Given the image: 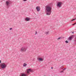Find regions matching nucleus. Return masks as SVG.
Returning a JSON list of instances; mask_svg holds the SVG:
<instances>
[{
  "mask_svg": "<svg viewBox=\"0 0 76 76\" xmlns=\"http://www.w3.org/2000/svg\"><path fill=\"white\" fill-rule=\"evenodd\" d=\"M45 8L47 15H50L51 13L52 8H51V6L49 5L46 6Z\"/></svg>",
  "mask_w": 76,
  "mask_h": 76,
  "instance_id": "obj_1",
  "label": "nucleus"
},
{
  "mask_svg": "<svg viewBox=\"0 0 76 76\" xmlns=\"http://www.w3.org/2000/svg\"><path fill=\"white\" fill-rule=\"evenodd\" d=\"M0 66L2 69H5L7 65L4 63H2L0 64Z\"/></svg>",
  "mask_w": 76,
  "mask_h": 76,
  "instance_id": "obj_2",
  "label": "nucleus"
},
{
  "mask_svg": "<svg viewBox=\"0 0 76 76\" xmlns=\"http://www.w3.org/2000/svg\"><path fill=\"white\" fill-rule=\"evenodd\" d=\"M62 3L61 2H59L57 3V7H61Z\"/></svg>",
  "mask_w": 76,
  "mask_h": 76,
  "instance_id": "obj_3",
  "label": "nucleus"
},
{
  "mask_svg": "<svg viewBox=\"0 0 76 76\" xmlns=\"http://www.w3.org/2000/svg\"><path fill=\"white\" fill-rule=\"evenodd\" d=\"M26 48L25 47H23L21 49V52H23L24 51H26Z\"/></svg>",
  "mask_w": 76,
  "mask_h": 76,
  "instance_id": "obj_4",
  "label": "nucleus"
},
{
  "mask_svg": "<svg viewBox=\"0 0 76 76\" xmlns=\"http://www.w3.org/2000/svg\"><path fill=\"white\" fill-rule=\"evenodd\" d=\"M11 3H12V1H10L8 0L6 1V4L7 6H8Z\"/></svg>",
  "mask_w": 76,
  "mask_h": 76,
  "instance_id": "obj_5",
  "label": "nucleus"
},
{
  "mask_svg": "<svg viewBox=\"0 0 76 76\" xmlns=\"http://www.w3.org/2000/svg\"><path fill=\"white\" fill-rule=\"evenodd\" d=\"M30 72H33V71L31 69H27V74H29V73H30Z\"/></svg>",
  "mask_w": 76,
  "mask_h": 76,
  "instance_id": "obj_6",
  "label": "nucleus"
},
{
  "mask_svg": "<svg viewBox=\"0 0 76 76\" xmlns=\"http://www.w3.org/2000/svg\"><path fill=\"white\" fill-rule=\"evenodd\" d=\"M37 60H39V61H43L44 60L42 58H40V56H39L37 57Z\"/></svg>",
  "mask_w": 76,
  "mask_h": 76,
  "instance_id": "obj_7",
  "label": "nucleus"
},
{
  "mask_svg": "<svg viewBox=\"0 0 76 76\" xmlns=\"http://www.w3.org/2000/svg\"><path fill=\"white\" fill-rule=\"evenodd\" d=\"M20 76H28V75L25 73H21Z\"/></svg>",
  "mask_w": 76,
  "mask_h": 76,
  "instance_id": "obj_8",
  "label": "nucleus"
},
{
  "mask_svg": "<svg viewBox=\"0 0 76 76\" xmlns=\"http://www.w3.org/2000/svg\"><path fill=\"white\" fill-rule=\"evenodd\" d=\"M36 9L37 10V12H39L40 10V8L39 6H37L36 7Z\"/></svg>",
  "mask_w": 76,
  "mask_h": 76,
  "instance_id": "obj_9",
  "label": "nucleus"
},
{
  "mask_svg": "<svg viewBox=\"0 0 76 76\" xmlns=\"http://www.w3.org/2000/svg\"><path fill=\"white\" fill-rule=\"evenodd\" d=\"M73 37H74V35H73L71 36V37H69V40H71V39H72Z\"/></svg>",
  "mask_w": 76,
  "mask_h": 76,
  "instance_id": "obj_10",
  "label": "nucleus"
},
{
  "mask_svg": "<svg viewBox=\"0 0 76 76\" xmlns=\"http://www.w3.org/2000/svg\"><path fill=\"white\" fill-rule=\"evenodd\" d=\"M25 20H26V21H29L30 19L28 17H27L26 18Z\"/></svg>",
  "mask_w": 76,
  "mask_h": 76,
  "instance_id": "obj_11",
  "label": "nucleus"
},
{
  "mask_svg": "<svg viewBox=\"0 0 76 76\" xmlns=\"http://www.w3.org/2000/svg\"><path fill=\"white\" fill-rule=\"evenodd\" d=\"M27 65V64L25 63H24V64H23V66L24 67H26V66Z\"/></svg>",
  "mask_w": 76,
  "mask_h": 76,
  "instance_id": "obj_12",
  "label": "nucleus"
},
{
  "mask_svg": "<svg viewBox=\"0 0 76 76\" xmlns=\"http://www.w3.org/2000/svg\"><path fill=\"white\" fill-rule=\"evenodd\" d=\"M76 20V18H75V19H73L72 20H71L72 21H73L74 20Z\"/></svg>",
  "mask_w": 76,
  "mask_h": 76,
  "instance_id": "obj_13",
  "label": "nucleus"
},
{
  "mask_svg": "<svg viewBox=\"0 0 76 76\" xmlns=\"http://www.w3.org/2000/svg\"><path fill=\"white\" fill-rule=\"evenodd\" d=\"M45 34L46 35H48V31L46 32Z\"/></svg>",
  "mask_w": 76,
  "mask_h": 76,
  "instance_id": "obj_14",
  "label": "nucleus"
},
{
  "mask_svg": "<svg viewBox=\"0 0 76 76\" xmlns=\"http://www.w3.org/2000/svg\"><path fill=\"white\" fill-rule=\"evenodd\" d=\"M65 42H66V43H69V42H68V41H67V40H66V41H65Z\"/></svg>",
  "mask_w": 76,
  "mask_h": 76,
  "instance_id": "obj_15",
  "label": "nucleus"
},
{
  "mask_svg": "<svg viewBox=\"0 0 76 76\" xmlns=\"http://www.w3.org/2000/svg\"><path fill=\"white\" fill-rule=\"evenodd\" d=\"M76 22L74 24H72V25L74 26L75 25H76Z\"/></svg>",
  "mask_w": 76,
  "mask_h": 76,
  "instance_id": "obj_16",
  "label": "nucleus"
},
{
  "mask_svg": "<svg viewBox=\"0 0 76 76\" xmlns=\"http://www.w3.org/2000/svg\"><path fill=\"white\" fill-rule=\"evenodd\" d=\"M64 72H63V71H62L60 72L61 73H63Z\"/></svg>",
  "mask_w": 76,
  "mask_h": 76,
  "instance_id": "obj_17",
  "label": "nucleus"
},
{
  "mask_svg": "<svg viewBox=\"0 0 76 76\" xmlns=\"http://www.w3.org/2000/svg\"><path fill=\"white\" fill-rule=\"evenodd\" d=\"M61 38V37H59L58 39H57L58 40V39H60Z\"/></svg>",
  "mask_w": 76,
  "mask_h": 76,
  "instance_id": "obj_18",
  "label": "nucleus"
},
{
  "mask_svg": "<svg viewBox=\"0 0 76 76\" xmlns=\"http://www.w3.org/2000/svg\"><path fill=\"white\" fill-rule=\"evenodd\" d=\"M12 28H10V31H11V30H12Z\"/></svg>",
  "mask_w": 76,
  "mask_h": 76,
  "instance_id": "obj_19",
  "label": "nucleus"
},
{
  "mask_svg": "<svg viewBox=\"0 0 76 76\" xmlns=\"http://www.w3.org/2000/svg\"><path fill=\"white\" fill-rule=\"evenodd\" d=\"M66 69V68L64 69H63V71H64V70H65Z\"/></svg>",
  "mask_w": 76,
  "mask_h": 76,
  "instance_id": "obj_20",
  "label": "nucleus"
},
{
  "mask_svg": "<svg viewBox=\"0 0 76 76\" xmlns=\"http://www.w3.org/2000/svg\"><path fill=\"white\" fill-rule=\"evenodd\" d=\"M37 34V32L36 31L35 35Z\"/></svg>",
  "mask_w": 76,
  "mask_h": 76,
  "instance_id": "obj_21",
  "label": "nucleus"
},
{
  "mask_svg": "<svg viewBox=\"0 0 76 76\" xmlns=\"http://www.w3.org/2000/svg\"><path fill=\"white\" fill-rule=\"evenodd\" d=\"M24 1H26L27 0H23Z\"/></svg>",
  "mask_w": 76,
  "mask_h": 76,
  "instance_id": "obj_22",
  "label": "nucleus"
},
{
  "mask_svg": "<svg viewBox=\"0 0 76 76\" xmlns=\"http://www.w3.org/2000/svg\"><path fill=\"white\" fill-rule=\"evenodd\" d=\"M1 60H0V63H1Z\"/></svg>",
  "mask_w": 76,
  "mask_h": 76,
  "instance_id": "obj_23",
  "label": "nucleus"
},
{
  "mask_svg": "<svg viewBox=\"0 0 76 76\" xmlns=\"http://www.w3.org/2000/svg\"><path fill=\"white\" fill-rule=\"evenodd\" d=\"M51 69H53V67H51Z\"/></svg>",
  "mask_w": 76,
  "mask_h": 76,
  "instance_id": "obj_24",
  "label": "nucleus"
},
{
  "mask_svg": "<svg viewBox=\"0 0 76 76\" xmlns=\"http://www.w3.org/2000/svg\"><path fill=\"white\" fill-rule=\"evenodd\" d=\"M61 69H63V68L62 67H61Z\"/></svg>",
  "mask_w": 76,
  "mask_h": 76,
  "instance_id": "obj_25",
  "label": "nucleus"
},
{
  "mask_svg": "<svg viewBox=\"0 0 76 76\" xmlns=\"http://www.w3.org/2000/svg\"><path fill=\"white\" fill-rule=\"evenodd\" d=\"M72 34H74V32H72Z\"/></svg>",
  "mask_w": 76,
  "mask_h": 76,
  "instance_id": "obj_26",
  "label": "nucleus"
},
{
  "mask_svg": "<svg viewBox=\"0 0 76 76\" xmlns=\"http://www.w3.org/2000/svg\"><path fill=\"white\" fill-rule=\"evenodd\" d=\"M61 67H63V66H62Z\"/></svg>",
  "mask_w": 76,
  "mask_h": 76,
  "instance_id": "obj_27",
  "label": "nucleus"
}]
</instances>
